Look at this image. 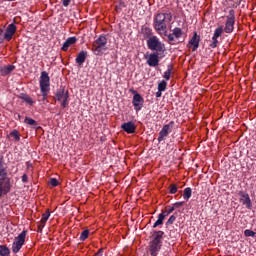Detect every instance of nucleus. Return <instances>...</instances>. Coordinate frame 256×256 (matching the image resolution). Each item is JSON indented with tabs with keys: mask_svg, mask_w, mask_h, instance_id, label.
Segmentation results:
<instances>
[{
	"mask_svg": "<svg viewBox=\"0 0 256 256\" xmlns=\"http://www.w3.org/2000/svg\"><path fill=\"white\" fill-rule=\"evenodd\" d=\"M173 21L171 12L158 13L154 16L153 27L159 35L167 36V25Z\"/></svg>",
	"mask_w": 256,
	"mask_h": 256,
	"instance_id": "1",
	"label": "nucleus"
},
{
	"mask_svg": "<svg viewBox=\"0 0 256 256\" xmlns=\"http://www.w3.org/2000/svg\"><path fill=\"white\" fill-rule=\"evenodd\" d=\"M165 232L159 230L154 231L152 234V239L148 244V248L146 250L147 256H158L159 251H161V247H163V236Z\"/></svg>",
	"mask_w": 256,
	"mask_h": 256,
	"instance_id": "2",
	"label": "nucleus"
},
{
	"mask_svg": "<svg viewBox=\"0 0 256 256\" xmlns=\"http://www.w3.org/2000/svg\"><path fill=\"white\" fill-rule=\"evenodd\" d=\"M109 49L107 47V37L105 35H100L93 43L92 51L94 55L101 56L105 51Z\"/></svg>",
	"mask_w": 256,
	"mask_h": 256,
	"instance_id": "3",
	"label": "nucleus"
},
{
	"mask_svg": "<svg viewBox=\"0 0 256 256\" xmlns=\"http://www.w3.org/2000/svg\"><path fill=\"white\" fill-rule=\"evenodd\" d=\"M53 99L60 103L62 109H66L69 107V90H65V87L58 89Z\"/></svg>",
	"mask_w": 256,
	"mask_h": 256,
	"instance_id": "4",
	"label": "nucleus"
},
{
	"mask_svg": "<svg viewBox=\"0 0 256 256\" xmlns=\"http://www.w3.org/2000/svg\"><path fill=\"white\" fill-rule=\"evenodd\" d=\"M146 43L150 51H156V53H163L165 51V44L159 41V37L157 36H152Z\"/></svg>",
	"mask_w": 256,
	"mask_h": 256,
	"instance_id": "5",
	"label": "nucleus"
},
{
	"mask_svg": "<svg viewBox=\"0 0 256 256\" xmlns=\"http://www.w3.org/2000/svg\"><path fill=\"white\" fill-rule=\"evenodd\" d=\"M27 237V230H23L17 237L14 238L13 244H12V252L17 254L21 251L23 248V245H25V239Z\"/></svg>",
	"mask_w": 256,
	"mask_h": 256,
	"instance_id": "6",
	"label": "nucleus"
},
{
	"mask_svg": "<svg viewBox=\"0 0 256 256\" xmlns=\"http://www.w3.org/2000/svg\"><path fill=\"white\" fill-rule=\"evenodd\" d=\"M235 29V10L231 9L226 16V22L224 27L225 33H233Z\"/></svg>",
	"mask_w": 256,
	"mask_h": 256,
	"instance_id": "7",
	"label": "nucleus"
},
{
	"mask_svg": "<svg viewBox=\"0 0 256 256\" xmlns=\"http://www.w3.org/2000/svg\"><path fill=\"white\" fill-rule=\"evenodd\" d=\"M130 91L134 94L132 98V105L134 107V110L137 113H139V111L143 109V105L145 104V99L137 91L135 90H130Z\"/></svg>",
	"mask_w": 256,
	"mask_h": 256,
	"instance_id": "8",
	"label": "nucleus"
},
{
	"mask_svg": "<svg viewBox=\"0 0 256 256\" xmlns=\"http://www.w3.org/2000/svg\"><path fill=\"white\" fill-rule=\"evenodd\" d=\"M175 127V121H170L168 124L164 125L158 134V143L165 141L169 137V133L173 131Z\"/></svg>",
	"mask_w": 256,
	"mask_h": 256,
	"instance_id": "9",
	"label": "nucleus"
},
{
	"mask_svg": "<svg viewBox=\"0 0 256 256\" xmlns=\"http://www.w3.org/2000/svg\"><path fill=\"white\" fill-rule=\"evenodd\" d=\"M11 191V179L9 177L0 178V199Z\"/></svg>",
	"mask_w": 256,
	"mask_h": 256,
	"instance_id": "10",
	"label": "nucleus"
},
{
	"mask_svg": "<svg viewBox=\"0 0 256 256\" xmlns=\"http://www.w3.org/2000/svg\"><path fill=\"white\" fill-rule=\"evenodd\" d=\"M40 90H51V78L49 77V73L47 71H42L40 75Z\"/></svg>",
	"mask_w": 256,
	"mask_h": 256,
	"instance_id": "11",
	"label": "nucleus"
},
{
	"mask_svg": "<svg viewBox=\"0 0 256 256\" xmlns=\"http://www.w3.org/2000/svg\"><path fill=\"white\" fill-rule=\"evenodd\" d=\"M221 35H223V26H220L218 28L215 29L213 37H212V41L209 44V47L211 49H216L217 45L219 44V37H221Z\"/></svg>",
	"mask_w": 256,
	"mask_h": 256,
	"instance_id": "12",
	"label": "nucleus"
},
{
	"mask_svg": "<svg viewBox=\"0 0 256 256\" xmlns=\"http://www.w3.org/2000/svg\"><path fill=\"white\" fill-rule=\"evenodd\" d=\"M166 37L168 38L169 44L173 45L175 39H181V37H183V30L176 27L172 30V34H167Z\"/></svg>",
	"mask_w": 256,
	"mask_h": 256,
	"instance_id": "13",
	"label": "nucleus"
},
{
	"mask_svg": "<svg viewBox=\"0 0 256 256\" xmlns=\"http://www.w3.org/2000/svg\"><path fill=\"white\" fill-rule=\"evenodd\" d=\"M238 195L240 197V203H242V205H245L246 209H251V207H253V202H251V197H249L247 193L240 191Z\"/></svg>",
	"mask_w": 256,
	"mask_h": 256,
	"instance_id": "14",
	"label": "nucleus"
},
{
	"mask_svg": "<svg viewBox=\"0 0 256 256\" xmlns=\"http://www.w3.org/2000/svg\"><path fill=\"white\" fill-rule=\"evenodd\" d=\"M201 41V36L197 35V32H194L192 38L187 44L188 48L192 47V51H197L199 49V43Z\"/></svg>",
	"mask_w": 256,
	"mask_h": 256,
	"instance_id": "15",
	"label": "nucleus"
},
{
	"mask_svg": "<svg viewBox=\"0 0 256 256\" xmlns=\"http://www.w3.org/2000/svg\"><path fill=\"white\" fill-rule=\"evenodd\" d=\"M17 31V26L15 24H9L4 33V39L6 41H11L13 39V35H15Z\"/></svg>",
	"mask_w": 256,
	"mask_h": 256,
	"instance_id": "16",
	"label": "nucleus"
},
{
	"mask_svg": "<svg viewBox=\"0 0 256 256\" xmlns=\"http://www.w3.org/2000/svg\"><path fill=\"white\" fill-rule=\"evenodd\" d=\"M147 65L149 67H158L159 66V52H153L148 56Z\"/></svg>",
	"mask_w": 256,
	"mask_h": 256,
	"instance_id": "17",
	"label": "nucleus"
},
{
	"mask_svg": "<svg viewBox=\"0 0 256 256\" xmlns=\"http://www.w3.org/2000/svg\"><path fill=\"white\" fill-rule=\"evenodd\" d=\"M121 129L125 131V133H128L129 135L135 133L137 126L133 121L125 122L122 124Z\"/></svg>",
	"mask_w": 256,
	"mask_h": 256,
	"instance_id": "18",
	"label": "nucleus"
},
{
	"mask_svg": "<svg viewBox=\"0 0 256 256\" xmlns=\"http://www.w3.org/2000/svg\"><path fill=\"white\" fill-rule=\"evenodd\" d=\"M75 43H77V37H75V36L69 37L63 43L61 50L62 51H69V47H71V45H75Z\"/></svg>",
	"mask_w": 256,
	"mask_h": 256,
	"instance_id": "19",
	"label": "nucleus"
},
{
	"mask_svg": "<svg viewBox=\"0 0 256 256\" xmlns=\"http://www.w3.org/2000/svg\"><path fill=\"white\" fill-rule=\"evenodd\" d=\"M142 35L144 37V39H151L153 38V29H151L150 27L147 26H143L141 29Z\"/></svg>",
	"mask_w": 256,
	"mask_h": 256,
	"instance_id": "20",
	"label": "nucleus"
},
{
	"mask_svg": "<svg viewBox=\"0 0 256 256\" xmlns=\"http://www.w3.org/2000/svg\"><path fill=\"white\" fill-rule=\"evenodd\" d=\"M87 59V51H80L78 55L76 56L75 62L78 65H83Z\"/></svg>",
	"mask_w": 256,
	"mask_h": 256,
	"instance_id": "21",
	"label": "nucleus"
},
{
	"mask_svg": "<svg viewBox=\"0 0 256 256\" xmlns=\"http://www.w3.org/2000/svg\"><path fill=\"white\" fill-rule=\"evenodd\" d=\"M13 71H15V65L4 66L0 69L1 75H3V77L10 75V73H13Z\"/></svg>",
	"mask_w": 256,
	"mask_h": 256,
	"instance_id": "22",
	"label": "nucleus"
},
{
	"mask_svg": "<svg viewBox=\"0 0 256 256\" xmlns=\"http://www.w3.org/2000/svg\"><path fill=\"white\" fill-rule=\"evenodd\" d=\"M18 97L25 103H28V105H35V101H33V98L26 93H21Z\"/></svg>",
	"mask_w": 256,
	"mask_h": 256,
	"instance_id": "23",
	"label": "nucleus"
},
{
	"mask_svg": "<svg viewBox=\"0 0 256 256\" xmlns=\"http://www.w3.org/2000/svg\"><path fill=\"white\" fill-rule=\"evenodd\" d=\"M11 255V250L7 245H0V256H9Z\"/></svg>",
	"mask_w": 256,
	"mask_h": 256,
	"instance_id": "24",
	"label": "nucleus"
},
{
	"mask_svg": "<svg viewBox=\"0 0 256 256\" xmlns=\"http://www.w3.org/2000/svg\"><path fill=\"white\" fill-rule=\"evenodd\" d=\"M191 195H193V189H191V187L185 188L183 191V199H185V201H189Z\"/></svg>",
	"mask_w": 256,
	"mask_h": 256,
	"instance_id": "25",
	"label": "nucleus"
},
{
	"mask_svg": "<svg viewBox=\"0 0 256 256\" xmlns=\"http://www.w3.org/2000/svg\"><path fill=\"white\" fill-rule=\"evenodd\" d=\"M165 221V216H163L162 214L158 215V219L155 221V223L153 224V229H156V227H160V225H163V222Z\"/></svg>",
	"mask_w": 256,
	"mask_h": 256,
	"instance_id": "26",
	"label": "nucleus"
},
{
	"mask_svg": "<svg viewBox=\"0 0 256 256\" xmlns=\"http://www.w3.org/2000/svg\"><path fill=\"white\" fill-rule=\"evenodd\" d=\"M173 211H175V207L168 206L160 214H162L163 217L165 218V217H169V215H171V213H173Z\"/></svg>",
	"mask_w": 256,
	"mask_h": 256,
	"instance_id": "27",
	"label": "nucleus"
},
{
	"mask_svg": "<svg viewBox=\"0 0 256 256\" xmlns=\"http://www.w3.org/2000/svg\"><path fill=\"white\" fill-rule=\"evenodd\" d=\"M173 71V65H168V69L164 72V79L166 81H169V79H171V73Z\"/></svg>",
	"mask_w": 256,
	"mask_h": 256,
	"instance_id": "28",
	"label": "nucleus"
},
{
	"mask_svg": "<svg viewBox=\"0 0 256 256\" xmlns=\"http://www.w3.org/2000/svg\"><path fill=\"white\" fill-rule=\"evenodd\" d=\"M49 217H51V212L49 211V209H47L46 212L42 214L40 222L43 224H47V221H49Z\"/></svg>",
	"mask_w": 256,
	"mask_h": 256,
	"instance_id": "29",
	"label": "nucleus"
},
{
	"mask_svg": "<svg viewBox=\"0 0 256 256\" xmlns=\"http://www.w3.org/2000/svg\"><path fill=\"white\" fill-rule=\"evenodd\" d=\"M125 7H127V5L122 0H119L117 5L115 6V10L117 12L123 11V9H125Z\"/></svg>",
	"mask_w": 256,
	"mask_h": 256,
	"instance_id": "30",
	"label": "nucleus"
},
{
	"mask_svg": "<svg viewBox=\"0 0 256 256\" xmlns=\"http://www.w3.org/2000/svg\"><path fill=\"white\" fill-rule=\"evenodd\" d=\"M89 233H90L89 229H86V230L82 231V233L80 234L79 240L80 241L87 240L89 238Z\"/></svg>",
	"mask_w": 256,
	"mask_h": 256,
	"instance_id": "31",
	"label": "nucleus"
},
{
	"mask_svg": "<svg viewBox=\"0 0 256 256\" xmlns=\"http://www.w3.org/2000/svg\"><path fill=\"white\" fill-rule=\"evenodd\" d=\"M10 137H13L15 141H21V137L19 136V131L13 130L9 134Z\"/></svg>",
	"mask_w": 256,
	"mask_h": 256,
	"instance_id": "32",
	"label": "nucleus"
},
{
	"mask_svg": "<svg viewBox=\"0 0 256 256\" xmlns=\"http://www.w3.org/2000/svg\"><path fill=\"white\" fill-rule=\"evenodd\" d=\"M167 89V82L165 80H162L158 84V91H165Z\"/></svg>",
	"mask_w": 256,
	"mask_h": 256,
	"instance_id": "33",
	"label": "nucleus"
},
{
	"mask_svg": "<svg viewBox=\"0 0 256 256\" xmlns=\"http://www.w3.org/2000/svg\"><path fill=\"white\" fill-rule=\"evenodd\" d=\"M24 122L26 123V125H31V126L37 125V121H35L33 118H30V117H25Z\"/></svg>",
	"mask_w": 256,
	"mask_h": 256,
	"instance_id": "34",
	"label": "nucleus"
},
{
	"mask_svg": "<svg viewBox=\"0 0 256 256\" xmlns=\"http://www.w3.org/2000/svg\"><path fill=\"white\" fill-rule=\"evenodd\" d=\"M178 187H177V184H171L169 186V193H171V195H175V193H177L178 191Z\"/></svg>",
	"mask_w": 256,
	"mask_h": 256,
	"instance_id": "35",
	"label": "nucleus"
},
{
	"mask_svg": "<svg viewBox=\"0 0 256 256\" xmlns=\"http://www.w3.org/2000/svg\"><path fill=\"white\" fill-rule=\"evenodd\" d=\"M176 219H177V217L175 215H171L166 222V226L169 227V225H173V223H175Z\"/></svg>",
	"mask_w": 256,
	"mask_h": 256,
	"instance_id": "36",
	"label": "nucleus"
},
{
	"mask_svg": "<svg viewBox=\"0 0 256 256\" xmlns=\"http://www.w3.org/2000/svg\"><path fill=\"white\" fill-rule=\"evenodd\" d=\"M244 235H245V237H255L256 233L253 230L246 229L244 231Z\"/></svg>",
	"mask_w": 256,
	"mask_h": 256,
	"instance_id": "37",
	"label": "nucleus"
},
{
	"mask_svg": "<svg viewBox=\"0 0 256 256\" xmlns=\"http://www.w3.org/2000/svg\"><path fill=\"white\" fill-rule=\"evenodd\" d=\"M42 93V101H47V96L49 95V89L40 90Z\"/></svg>",
	"mask_w": 256,
	"mask_h": 256,
	"instance_id": "38",
	"label": "nucleus"
},
{
	"mask_svg": "<svg viewBox=\"0 0 256 256\" xmlns=\"http://www.w3.org/2000/svg\"><path fill=\"white\" fill-rule=\"evenodd\" d=\"M169 237H171V239H177V237H179V232H177V230H170Z\"/></svg>",
	"mask_w": 256,
	"mask_h": 256,
	"instance_id": "39",
	"label": "nucleus"
},
{
	"mask_svg": "<svg viewBox=\"0 0 256 256\" xmlns=\"http://www.w3.org/2000/svg\"><path fill=\"white\" fill-rule=\"evenodd\" d=\"M0 177L1 179H4L5 177H7V169L4 167H0Z\"/></svg>",
	"mask_w": 256,
	"mask_h": 256,
	"instance_id": "40",
	"label": "nucleus"
},
{
	"mask_svg": "<svg viewBox=\"0 0 256 256\" xmlns=\"http://www.w3.org/2000/svg\"><path fill=\"white\" fill-rule=\"evenodd\" d=\"M183 205H185V202H176V203H174L173 204V206L172 207H174V211L176 210V209H181V207H183Z\"/></svg>",
	"mask_w": 256,
	"mask_h": 256,
	"instance_id": "41",
	"label": "nucleus"
},
{
	"mask_svg": "<svg viewBox=\"0 0 256 256\" xmlns=\"http://www.w3.org/2000/svg\"><path fill=\"white\" fill-rule=\"evenodd\" d=\"M49 184L51 187H57V185H59V181L56 178H51Z\"/></svg>",
	"mask_w": 256,
	"mask_h": 256,
	"instance_id": "42",
	"label": "nucleus"
},
{
	"mask_svg": "<svg viewBox=\"0 0 256 256\" xmlns=\"http://www.w3.org/2000/svg\"><path fill=\"white\" fill-rule=\"evenodd\" d=\"M46 224H43V222H39L38 224V233H43V229L45 227Z\"/></svg>",
	"mask_w": 256,
	"mask_h": 256,
	"instance_id": "43",
	"label": "nucleus"
},
{
	"mask_svg": "<svg viewBox=\"0 0 256 256\" xmlns=\"http://www.w3.org/2000/svg\"><path fill=\"white\" fill-rule=\"evenodd\" d=\"M70 4H71V0H62L63 7H69Z\"/></svg>",
	"mask_w": 256,
	"mask_h": 256,
	"instance_id": "44",
	"label": "nucleus"
},
{
	"mask_svg": "<svg viewBox=\"0 0 256 256\" xmlns=\"http://www.w3.org/2000/svg\"><path fill=\"white\" fill-rule=\"evenodd\" d=\"M5 41V34L3 35V29H0V43H3Z\"/></svg>",
	"mask_w": 256,
	"mask_h": 256,
	"instance_id": "45",
	"label": "nucleus"
},
{
	"mask_svg": "<svg viewBox=\"0 0 256 256\" xmlns=\"http://www.w3.org/2000/svg\"><path fill=\"white\" fill-rule=\"evenodd\" d=\"M29 177L27 176V174H23L22 176V183H27Z\"/></svg>",
	"mask_w": 256,
	"mask_h": 256,
	"instance_id": "46",
	"label": "nucleus"
},
{
	"mask_svg": "<svg viewBox=\"0 0 256 256\" xmlns=\"http://www.w3.org/2000/svg\"><path fill=\"white\" fill-rule=\"evenodd\" d=\"M162 93H163V91L158 90V91L156 92V97H161Z\"/></svg>",
	"mask_w": 256,
	"mask_h": 256,
	"instance_id": "47",
	"label": "nucleus"
},
{
	"mask_svg": "<svg viewBox=\"0 0 256 256\" xmlns=\"http://www.w3.org/2000/svg\"><path fill=\"white\" fill-rule=\"evenodd\" d=\"M3 156L2 155H0V167L3 165Z\"/></svg>",
	"mask_w": 256,
	"mask_h": 256,
	"instance_id": "48",
	"label": "nucleus"
},
{
	"mask_svg": "<svg viewBox=\"0 0 256 256\" xmlns=\"http://www.w3.org/2000/svg\"><path fill=\"white\" fill-rule=\"evenodd\" d=\"M18 119H21V114H17Z\"/></svg>",
	"mask_w": 256,
	"mask_h": 256,
	"instance_id": "49",
	"label": "nucleus"
},
{
	"mask_svg": "<svg viewBox=\"0 0 256 256\" xmlns=\"http://www.w3.org/2000/svg\"><path fill=\"white\" fill-rule=\"evenodd\" d=\"M253 157L255 158V157H256V154H254Z\"/></svg>",
	"mask_w": 256,
	"mask_h": 256,
	"instance_id": "50",
	"label": "nucleus"
}]
</instances>
